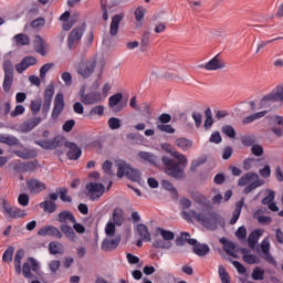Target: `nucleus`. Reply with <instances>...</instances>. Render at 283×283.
<instances>
[{"label":"nucleus","instance_id":"f257e3e1","mask_svg":"<svg viewBox=\"0 0 283 283\" xmlns=\"http://www.w3.org/2000/svg\"><path fill=\"white\" fill-rule=\"evenodd\" d=\"M168 153L172 156V158H176L177 161L168 156H164L161 158L167 176L175 178V180H180L185 178V169L187 168V156L178 151L168 150Z\"/></svg>","mask_w":283,"mask_h":283},{"label":"nucleus","instance_id":"f03ea898","mask_svg":"<svg viewBox=\"0 0 283 283\" xmlns=\"http://www.w3.org/2000/svg\"><path fill=\"white\" fill-rule=\"evenodd\" d=\"M181 216L184 220H187V222L196 220L197 222H200V224H203L206 229H210V231H214V229H218V224L222 222V217H220L216 212H208L207 214H205L196 210H190L181 211Z\"/></svg>","mask_w":283,"mask_h":283},{"label":"nucleus","instance_id":"7ed1b4c3","mask_svg":"<svg viewBox=\"0 0 283 283\" xmlns=\"http://www.w3.org/2000/svg\"><path fill=\"white\" fill-rule=\"evenodd\" d=\"M185 242L190 244V247H193V253H196V255H199L200 258L207 255L210 251L209 245L198 243V240L191 239V234H189L188 232H181V237L176 239L177 247L185 245Z\"/></svg>","mask_w":283,"mask_h":283},{"label":"nucleus","instance_id":"20e7f679","mask_svg":"<svg viewBox=\"0 0 283 283\" xmlns=\"http://www.w3.org/2000/svg\"><path fill=\"white\" fill-rule=\"evenodd\" d=\"M264 181L260 179V176L255 172H247L240 177L238 187H245L243 193L249 195L251 191H255L258 187H262Z\"/></svg>","mask_w":283,"mask_h":283},{"label":"nucleus","instance_id":"39448f33","mask_svg":"<svg viewBox=\"0 0 283 283\" xmlns=\"http://www.w3.org/2000/svg\"><path fill=\"white\" fill-rule=\"evenodd\" d=\"M123 176H126L128 180H132L133 182H140V171L137 169H134L127 165L125 161H118L117 163V178H123Z\"/></svg>","mask_w":283,"mask_h":283},{"label":"nucleus","instance_id":"423d86ee","mask_svg":"<svg viewBox=\"0 0 283 283\" xmlns=\"http://www.w3.org/2000/svg\"><path fill=\"white\" fill-rule=\"evenodd\" d=\"M2 213L7 216V218H12L17 220L18 218H25L27 213L21 208L10 205L8 200H2Z\"/></svg>","mask_w":283,"mask_h":283},{"label":"nucleus","instance_id":"0eeeda50","mask_svg":"<svg viewBox=\"0 0 283 283\" xmlns=\"http://www.w3.org/2000/svg\"><path fill=\"white\" fill-rule=\"evenodd\" d=\"M105 193V186L103 184L91 181L86 184V196L90 200L96 201L99 200Z\"/></svg>","mask_w":283,"mask_h":283},{"label":"nucleus","instance_id":"6e6552de","mask_svg":"<svg viewBox=\"0 0 283 283\" xmlns=\"http://www.w3.org/2000/svg\"><path fill=\"white\" fill-rule=\"evenodd\" d=\"M85 32V24H82L81 27L74 28L67 38V46L69 50H73L78 43H81V39H83V34Z\"/></svg>","mask_w":283,"mask_h":283},{"label":"nucleus","instance_id":"1a4fd4ad","mask_svg":"<svg viewBox=\"0 0 283 283\" xmlns=\"http://www.w3.org/2000/svg\"><path fill=\"white\" fill-rule=\"evenodd\" d=\"M80 96L81 102L84 105H97V103L103 102V95H101V92L98 91H91L88 93H85V91H81Z\"/></svg>","mask_w":283,"mask_h":283},{"label":"nucleus","instance_id":"9d476101","mask_svg":"<svg viewBox=\"0 0 283 283\" xmlns=\"http://www.w3.org/2000/svg\"><path fill=\"white\" fill-rule=\"evenodd\" d=\"M40 269H41V265H39V262L35 261L34 258H29L27 262L22 265V275L27 277V280H32L34 275H32L31 271H33L39 275Z\"/></svg>","mask_w":283,"mask_h":283},{"label":"nucleus","instance_id":"9b49d317","mask_svg":"<svg viewBox=\"0 0 283 283\" xmlns=\"http://www.w3.org/2000/svg\"><path fill=\"white\" fill-rule=\"evenodd\" d=\"M269 120V125H271L272 134H275L277 138H282L283 136V117L280 115H269L266 116Z\"/></svg>","mask_w":283,"mask_h":283},{"label":"nucleus","instance_id":"f8f14e48","mask_svg":"<svg viewBox=\"0 0 283 283\" xmlns=\"http://www.w3.org/2000/svg\"><path fill=\"white\" fill-rule=\"evenodd\" d=\"M64 138L62 136H55L53 139H40L35 140L34 144L42 149L52 150L56 149V147H61L63 145Z\"/></svg>","mask_w":283,"mask_h":283},{"label":"nucleus","instance_id":"ddd939ff","mask_svg":"<svg viewBox=\"0 0 283 283\" xmlns=\"http://www.w3.org/2000/svg\"><path fill=\"white\" fill-rule=\"evenodd\" d=\"M94 70H96L95 61L82 62L77 66V74H80V76H83V78H90V76L94 74Z\"/></svg>","mask_w":283,"mask_h":283},{"label":"nucleus","instance_id":"4468645a","mask_svg":"<svg viewBox=\"0 0 283 283\" xmlns=\"http://www.w3.org/2000/svg\"><path fill=\"white\" fill-rule=\"evenodd\" d=\"M63 109H65V101L62 93H57L54 98V106L52 111V118L56 120L63 114Z\"/></svg>","mask_w":283,"mask_h":283},{"label":"nucleus","instance_id":"2eb2a0df","mask_svg":"<svg viewBox=\"0 0 283 283\" xmlns=\"http://www.w3.org/2000/svg\"><path fill=\"white\" fill-rule=\"evenodd\" d=\"M38 235H42L43 238L49 235L50 238H56V240L63 239V233L54 226L42 227L38 231Z\"/></svg>","mask_w":283,"mask_h":283},{"label":"nucleus","instance_id":"dca6fc26","mask_svg":"<svg viewBox=\"0 0 283 283\" xmlns=\"http://www.w3.org/2000/svg\"><path fill=\"white\" fill-rule=\"evenodd\" d=\"M65 147L69 149L66 154L69 160H78L83 156V150L75 143L66 142Z\"/></svg>","mask_w":283,"mask_h":283},{"label":"nucleus","instance_id":"f3484780","mask_svg":"<svg viewBox=\"0 0 283 283\" xmlns=\"http://www.w3.org/2000/svg\"><path fill=\"white\" fill-rule=\"evenodd\" d=\"M27 187L30 191V193H41V191H45V189H48V186H45V182L36 179V178H32L27 182Z\"/></svg>","mask_w":283,"mask_h":283},{"label":"nucleus","instance_id":"a211bd4d","mask_svg":"<svg viewBox=\"0 0 283 283\" xmlns=\"http://www.w3.org/2000/svg\"><path fill=\"white\" fill-rule=\"evenodd\" d=\"M269 101H272L274 103L280 101L281 103H283V86L276 87L275 93H270V94L263 96V98L261 99V105H266V103H269Z\"/></svg>","mask_w":283,"mask_h":283},{"label":"nucleus","instance_id":"6ab92c4d","mask_svg":"<svg viewBox=\"0 0 283 283\" xmlns=\"http://www.w3.org/2000/svg\"><path fill=\"white\" fill-rule=\"evenodd\" d=\"M120 235H116L114 239L106 238L102 242V251H115L118 249V244H120Z\"/></svg>","mask_w":283,"mask_h":283},{"label":"nucleus","instance_id":"aec40b11","mask_svg":"<svg viewBox=\"0 0 283 283\" xmlns=\"http://www.w3.org/2000/svg\"><path fill=\"white\" fill-rule=\"evenodd\" d=\"M32 65H36V57L34 56H25L21 63L15 65V70L19 74H23L28 67H32Z\"/></svg>","mask_w":283,"mask_h":283},{"label":"nucleus","instance_id":"412c9836","mask_svg":"<svg viewBox=\"0 0 283 283\" xmlns=\"http://www.w3.org/2000/svg\"><path fill=\"white\" fill-rule=\"evenodd\" d=\"M13 154L18 156V158H22V160H32L39 156L36 149L34 148H23L22 150H14Z\"/></svg>","mask_w":283,"mask_h":283},{"label":"nucleus","instance_id":"4be33fe9","mask_svg":"<svg viewBox=\"0 0 283 283\" xmlns=\"http://www.w3.org/2000/svg\"><path fill=\"white\" fill-rule=\"evenodd\" d=\"M120 101H123V93H116L108 98V107H111L113 112H122L123 106H118V103H120Z\"/></svg>","mask_w":283,"mask_h":283},{"label":"nucleus","instance_id":"5701e85b","mask_svg":"<svg viewBox=\"0 0 283 283\" xmlns=\"http://www.w3.org/2000/svg\"><path fill=\"white\" fill-rule=\"evenodd\" d=\"M39 125H41V117H33L21 125V132L28 134V132H32Z\"/></svg>","mask_w":283,"mask_h":283},{"label":"nucleus","instance_id":"b1692460","mask_svg":"<svg viewBox=\"0 0 283 283\" xmlns=\"http://www.w3.org/2000/svg\"><path fill=\"white\" fill-rule=\"evenodd\" d=\"M60 231L62 235L64 234L70 242H76V232H74V228L70 227L69 224L62 223L60 226Z\"/></svg>","mask_w":283,"mask_h":283},{"label":"nucleus","instance_id":"393cba45","mask_svg":"<svg viewBox=\"0 0 283 283\" xmlns=\"http://www.w3.org/2000/svg\"><path fill=\"white\" fill-rule=\"evenodd\" d=\"M57 221L61 224H69V222H71V224H73V222H76V217H74V214L72 212L64 210L59 213Z\"/></svg>","mask_w":283,"mask_h":283},{"label":"nucleus","instance_id":"a878e982","mask_svg":"<svg viewBox=\"0 0 283 283\" xmlns=\"http://www.w3.org/2000/svg\"><path fill=\"white\" fill-rule=\"evenodd\" d=\"M123 222H125V212H123V208L116 207L113 210V224L123 227Z\"/></svg>","mask_w":283,"mask_h":283},{"label":"nucleus","instance_id":"bb28decb","mask_svg":"<svg viewBox=\"0 0 283 283\" xmlns=\"http://www.w3.org/2000/svg\"><path fill=\"white\" fill-rule=\"evenodd\" d=\"M242 207H244V198H241L235 202L234 211L232 212V218L230 219V224H235L240 220V214L242 213Z\"/></svg>","mask_w":283,"mask_h":283},{"label":"nucleus","instance_id":"cd10ccee","mask_svg":"<svg viewBox=\"0 0 283 283\" xmlns=\"http://www.w3.org/2000/svg\"><path fill=\"white\" fill-rule=\"evenodd\" d=\"M201 67H205V70H208L210 72L216 71V70H222V67H224V62L219 61L218 56H214L213 59H211L208 63H206Z\"/></svg>","mask_w":283,"mask_h":283},{"label":"nucleus","instance_id":"c85d7f7f","mask_svg":"<svg viewBox=\"0 0 283 283\" xmlns=\"http://www.w3.org/2000/svg\"><path fill=\"white\" fill-rule=\"evenodd\" d=\"M65 249L63 248V243L59 241H52L49 243V253L50 255H63Z\"/></svg>","mask_w":283,"mask_h":283},{"label":"nucleus","instance_id":"c756f323","mask_svg":"<svg viewBox=\"0 0 283 283\" xmlns=\"http://www.w3.org/2000/svg\"><path fill=\"white\" fill-rule=\"evenodd\" d=\"M122 21H123V15L120 14H115L112 18L111 29H109L111 36H116V34H118V30L120 28Z\"/></svg>","mask_w":283,"mask_h":283},{"label":"nucleus","instance_id":"7c9ffc66","mask_svg":"<svg viewBox=\"0 0 283 283\" xmlns=\"http://www.w3.org/2000/svg\"><path fill=\"white\" fill-rule=\"evenodd\" d=\"M263 231L260 229L253 230L248 237V244L250 249H254L260 238H262Z\"/></svg>","mask_w":283,"mask_h":283},{"label":"nucleus","instance_id":"2f4dec72","mask_svg":"<svg viewBox=\"0 0 283 283\" xmlns=\"http://www.w3.org/2000/svg\"><path fill=\"white\" fill-rule=\"evenodd\" d=\"M137 233L144 242H151V233H149V228H147L145 223L137 226Z\"/></svg>","mask_w":283,"mask_h":283},{"label":"nucleus","instance_id":"473e14b6","mask_svg":"<svg viewBox=\"0 0 283 283\" xmlns=\"http://www.w3.org/2000/svg\"><path fill=\"white\" fill-rule=\"evenodd\" d=\"M220 242L221 244H223V251H226L228 255H231L232 258H238V255L235 254V243L224 238H222Z\"/></svg>","mask_w":283,"mask_h":283},{"label":"nucleus","instance_id":"72a5a7b5","mask_svg":"<svg viewBox=\"0 0 283 283\" xmlns=\"http://www.w3.org/2000/svg\"><path fill=\"white\" fill-rule=\"evenodd\" d=\"M34 50L38 54H41L42 56H45V40L41 38V35H35L34 42Z\"/></svg>","mask_w":283,"mask_h":283},{"label":"nucleus","instance_id":"f704fd0d","mask_svg":"<svg viewBox=\"0 0 283 283\" xmlns=\"http://www.w3.org/2000/svg\"><path fill=\"white\" fill-rule=\"evenodd\" d=\"M175 145L182 151H189V149H191V147H193V142H191L185 137H180V138L176 139Z\"/></svg>","mask_w":283,"mask_h":283},{"label":"nucleus","instance_id":"c9c22d12","mask_svg":"<svg viewBox=\"0 0 283 283\" xmlns=\"http://www.w3.org/2000/svg\"><path fill=\"white\" fill-rule=\"evenodd\" d=\"M190 197L193 202L200 205V207H209L210 205L209 199H207V197L200 192H192Z\"/></svg>","mask_w":283,"mask_h":283},{"label":"nucleus","instance_id":"e433bc0d","mask_svg":"<svg viewBox=\"0 0 283 283\" xmlns=\"http://www.w3.org/2000/svg\"><path fill=\"white\" fill-rule=\"evenodd\" d=\"M241 253L243 254V262H245V264H260V258H258V255L247 254L249 250L241 249Z\"/></svg>","mask_w":283,"mask_h":283},{"label":"nucleus","instance_id":"4c0bfd02","mask_svg":"<svg viewBox=\"0 0 283 283\" xmlns=\"http://www.w3.org/2000/svg\"><path fill=\"white\" fill-rule=\"evenodd\" d=\"M24 255H25V251L23 249L18 250L15 253L14 269H15V273H18V275H21V261L23 260Z\"/></svg>","mask_w":283,"mask_h":283},{"label":"nucleus","instance_id":"58836bf2","mask_svg":"<svg viewBox=\"0 0 283 283\" xmlns=\"http://www.w3.org/2000/svg\"><path fill=\"white\" fill-rule=\"evenodd\" d=\"M138 156L139 158H142V160H145L146 163H150V165H158V157L151 153L140 151Z\"/></svg>","mask_w":283,"mask_h":283},{"label":"nucleus","instance_id":"ea45409f","mask_svg":"<svg viewBox=\"0 0 283 283\" xmlns=\"http://www.w3.org/2000/svg\"><path fill=\"white\" fill-rule=\"evenodd\" d=\"M0 143H3V145H9V147H14L19 145V138L12 135H2L0 136Z\"/></svg>","mask_w":283,"mask_h":283},{"label":"nucleus","instance_id":"a19ab883","mask_svg":"<svg viewBox=\"0 0 283 283\" xmlns=\"http://www.w3.org/2000/svg\"><path fill=\"white\" fill-rule=\"evenodd\" d=\"M40 208L46 213H54L56 211V202L45 200L40 203Z\"/></svg>","mask_w":283,"mask_h":283},{"label":"nucleus","instance_id":"79ce46f5","mask_svg":"<svg viewBox=\"0 0 283 283\" xmlns=\"http://www.w3.org/2000/svg\"><path fill=\"white\" fill-rule=\"evenodd\" d=\"M13 255H14V247H9L2 254V262L10 264V262H12Z\"/></svg>","mask_w":283,"mask_h":283},{"label":"nucleus","instance_id":"37998d69","mask_svg":"<svg viewBox=\"0 0 283 283\" xmlns=\"http://www.w3.org/2000/svg\"><path fill=\"white\" fill-rule=\"evenodd\" d=\"M14 81V75H4L2 88L6 93L10 92L12 88V82Z\"/></svg>","mask_w":283,"mask_h":283},{"label":"nucleus","instance_id":"c03bdc74","mask_svg":"<svg viewBox=\"0 0 283 283\" xmlns=\"http://www.w3.org/2000/svg\"><path fill=\"white\" fill-rule=\"evenodd\" d=\"M18 45H30V38L23 33L14 35Z\"/></svg>","mask_w":283,"mask_h":283},{"label":"nucleus","instance_id":"a18cd8bd","mask_svg":"<svg viewBox=\"0 0 283 283\" xmlns=\"http://www.w3.org/2000/svg\"><path fill=\"white\" fill-rule=\"evenodd\" d=\"M42 105L43 104L41 103V99L31 101V106H30L31 114L33 116H36V114H39L41 112Z\"/></svg>","mask_w":283,"mask_h":283},{"label":"nucleus","instance_id":"49530a36","mask_svg":"<svg viewBox=\"0 0 283 283\" xmlns=\"http://www.w3.org/2000/svg\"><path fill=\"white\" fill-rule=\"evenodd\" d=\"M219 277L222 283H231V276L222 265L219 266Z\"/></svg>","mask_w":283,"mask_h":283},{"label":"nucleus","instance_id":"de8ad7c7","mask_svg":"<svg viewBox=\"0 0 283 283\" xmlns=\"http://www.w3.org/2000/svg\"><path fill=\"white\" fill-rule=\"evenodd\" d=\"M4 75L14 76V65H12V61L7 60L3 62Z\"/></svg>","mask_w":283,"mask_h":283},{"label":"nucleus","instance_id":"09e8293b","mask_svg":"<svg viewBox=\"0 0 283 283\" xmlns=\"http://www.w3.org/2000/svg\"><path fill=\"white\" fill-rule=\"evenodd\" d=\"M105 233L108 238H114V235H116V223L107 222L105 226Z\"/></svg>","mask_w":283,"mask_h":283},{"label":"nucleus","instance_id":"8fccbe9b","mask_svg":"<svg viewBox=\"0 0 283 283\" xmlns=\"http://www.w3.org/2000/svg\"><path fill=\"white\" fill-rule=\"evenodd\" d=\"M54 98V84H49L44 91V101H51Z\"/></svg>","mask_w":283,"mask_h":283},{"label":"nucleus","instance_id":"3c124183","mask_svg":"<svg viewBox=\"0 0 283 283\" xmlns=\"http://www.w3.org/2000/svg\"><path fill=\"white\" fill-rule=\"evenodd\" d=\"M103 114H105V106L98 105V106H94L90 111L88 116H103Z\"/></svg>","mask_w":283,"mask_h":283},{"label":"nucleus","instance_id":"603ef678","mask_svg":"<svg viewBox=\"0 0 283 283\" xmlns=\"http://www.w3.org/2000/svg\"><path fill=\"white\" fill-rule=\"evenodd\" d=\"M260 213V210H258L255 213H254V218L258 220V222L260 224H271L272 220L271 217H266V216H259L258 214Z\"/></svg>","mask_w":283,"mask_h":283},{"label":"nucleus","instance_id":"864d4df0","mask_svg":"<svg viewBox=\"0 0 283 283\" xmlns=\"http://www.w3.org/2000/svg\"><path fill=\"white\" fill-rule=\"evenodd\" d=\"M222 134H226L228 138H235V128L231 125H226L222 127Z\"/></svg>","mask_w":283,"mask_h":283},{"label":"nucleus","instance_id":"5fc2aeb1","mask_svg":"<svg viewBox=\"0 0 283 283\" xmlns=\"http://www.w3.org/2000/svg\"><path fill=\"white\" fill-rule=\"evenodd\" d=\"M155 249H171V242H165V240H156L153 243Z\"/></svg>","mask_w":283,"mask_h":283},{"label":"nucleus","instance_id":"6e6d98bb","mask_svg":"<svg viewBox=\"0 0 283 283\" xmlns=\"http://www.w3.org/2000/svg\"><path fill=\"white\" fill-rule=\"evenodd\" d=\"M157 129H159V132H164L165 134H175L176 133V129L169 124L157 125Z\"/></svg>","mask_w":283,"mask_h":283},{"label":"nucleus","instance_id":"4d7b16f0","mask_svg":"<svg viewBox=\"0 0 283 283\" xmlns=\"http://www.w3.org/2000/svg\"><path fill=\"white\" fill-rule=\"evenodd\" d=\"M25 113V107L23 105H17L15 108L10 113L11 118H17L21 114Z\"/></svg>","mask_w":283,"mask_h":283},{"label":"nucleus","instance_id":"13d9d810","mask_svg":"<svg viewBox=\"0 0 283 283\" xmlns=\"http://www.w3.org/2000/svg\"><path fill=\"white\" fill-rule=\"evenodd\" d=\"M109 129H120V120L117 117H111L108 119Z\"/></svg>","mask_w":283,"mask_h":283},{"label":"nucleus","instance_id":"bf43d9fd","mask_svg":"<svg viewBox=\"0 0 283 283\" xmlns=\"http://www.w3.org/2000/svg\"><path fill=\"white\" fill-rule=\"evenodd\" d=\"M62 202H72V197L67 196V188H59Z\"/></svg>","mask_w":283,"mask_h":283},{"label":"nucleus","instance_id":"052dcab7","mask_svg":"<svg viewBox=\"0 0 283 283\" xmlns=\"http://www.w3.org/2000/svg\"><path fill=\"white\" fill-rule=\"evenodd\" d=\"M18 202L21 207H28L30 205V197L25 193H20L18 197Z\"/></svg>","mask_w":283,"mask_h":283},{"label":"nucleus","instance_id":"680f3d73","mask_svg":"<svg viewBox=\"0 0 283 283\" xmlns=\"http://www.w3.org/2000/svg\"><path fill=\"white\" fill-rule=\"evenodd\" d=\"M161 237L164 240L169 241V240H174L176 238V234L169 230H165V229H159Z\"/></svg>","mask_w":283,"mask_h":283},{"label":"nucleus","instance_id":"e2e57ef3","mask_svg":"<svg viewBox=\"0 0 283 283\" xmlns=\"http://www.w3.org/2000/svg\"><path fill=\"white\" fill-rule=\"evenodd\" d=\"M45 25L44 18H38L31 22V28L39 30V28H43Z\"/></svg>","mask_w":283,"mask_h":283},{"label":"nucleus","instance_id":"0e129e2a","mask_svg":"<svg viewBox=\"0 0 283 283\" xmlns=\"http://www.w3.org/2000/svg\"><path fill=\"white\" fill-rule=\"evenodd\" d=\"M62 81H64V84L70 87L72 85V74L70 72H64L61 75Z\"/></svg>","mask_w":283,"mask_h":283},{"label":"nucleus","instance_id":"69168bd1","mask_svg":"<svg viewBox=\"0 0 283 283\" xmlns=\"http://www.w3.org/2000/svg\"><path fill=\"white\" fill-rule=\"evenodd\" d=\"M149 45V32H144L142 35V52H145V48Z\"/></svg>","mask_w":283,"mask_h":283},{"label":"nucleus","instance_id":"338daca9","mask_svg":"<svg viewBox=\"0 0 283 283\" xmlns=\"http://www.w3.org/2000/svg\"><path fill=\"white\" fill-rule=\"evenodd\" d=\"M238 240H244L247 238V228L241 226L235 233Z\"/></svg>","mask_w":283,"mask_h":283},{"label":"nucleus","instance_id":"774afa93","mask_svg":"<svg viewBox=\"0 0 283 283\" xmlns=\"http://www.w3.org/2000/svg\"><path fill=\"white\" fill-rule=\"evenodd\" d=\"M252 277L254 280H264V270L254 269L252 272Z\"/></svg>","mask_w":283,"mask_h":283}]
</instances>
